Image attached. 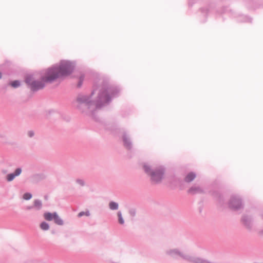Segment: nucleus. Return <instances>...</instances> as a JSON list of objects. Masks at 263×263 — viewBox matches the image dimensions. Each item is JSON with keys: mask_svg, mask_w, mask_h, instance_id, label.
<instances>
[{"mask_svg": "<svg viewBox=\"0 0 263 263\" xmlns=\"http://www.w3.org/2000/svg\"><path fill=\"white\" fill-rule=\"evenodd\" d=\"M74 65L68 61H64L61 63L59 67L49 69L43 78L42 81L44 82H51L58 78H61L70 74L73 69Z\"/></svg>", "mask_w": 263, "mask_h": 263, "instance_id": "obj_1", "label": "nucleus"}, {"mask_svg": "<svg viewBox=\"0 0 263 263\" xmlns=\"http://www.w3.org/2000/svg\"><path fill=\"white\" fill-rule=\"evenodd\" d=\"M143 169L145 173L150 176L153 183H158L162 180L164 174V168L163 166H160L153 168L149 165L145 164L143 165Z\"/></svg>", "mask_w": 263, "mask_h": 263, "instance_id": "obj_2", "label": "nucleus"}, {"mask_svg": "<svg viewBox=\"0 0 263 263\" xmlns=\"http://www.w3.org/2000/svg\"><path fill=\"white\" fill-rule=\"evenodd\" d=\"M229 207L234 210L241 209L242 206L241 199L236 195L232 196L229 203Z\"/></svg>", "mask_w": 263, "mask_h": 263, "instance_id": "obj_3", "label": "nucleus"}, {"mask_svg": "<svg viewBox=\"0 0 263 263\" xmlns=\"http://www.w3.org/2000/svg\"><path fill=\"white\" fill-rule=\"evenodd\" d=\"M26 82L31 86L33 90H36L42 88L44 86V83L42 82L32 81L31 77L26 79Z\"/></svg>", "mask_w": 263, "mask_h": 263, "instance_id": "obj_4", "label": "nucleus"}, {"mask_svg": "<svg viewBox=\"0 0 263 263\" xmlns=\"http://www.w3.org/2000/svg\"><path fill=\"white\" fill-rule=\"evenodd\" d=\"M189 193L192 194L201 193L203 192V189L200 186L194 185H193L189 190Z\"/></svg>", "mask_w": 263, "mask_h": 263, "instance_id": "obj_5", "label": "nucleus"}, {"mask_svg": "<svg viewBox=\"0 0 263 263\" xmlns=\"http://www.w3.org/2000/svg\"><path fill=\"white\" fill-rule=\"evenodd\" d=\"M242 222L248 228H251L252 226V218L248 216H244L242 218Z\"/></svg>", "mask_w": 263, "mask_h": 263, "instance_id": "obj_6", "label": "nucleus"}, {"mask_svg": "<svg viewBox=\"0 0 263 263\" xmlns=\"http://www.w3.org/2000/svg\"><path fill=\"white\" fill-rule=\"evenodd\" d=\"M22 170L21 168H17L15 170L14 174H8L7 176V179L8 181H11L15 178V177L18 176L21 173Z\"/></svg>", "mask_w": 263, "mask_h": 263, "instance_id": "obj_7", "label": "nucleus"}, {"mask_svg": "<svg viewBox=\"0 0 263 263\" xmlns=\"http://www.w3.org/2000/svg\"><path fill=\"white\" fill-rule=\"evenodd\" d=\"M196 175L195 173L190 172L188 173L184 178V181L186 182H190L192 181L196 177Z\"/></svg>", "mask_w": 263, "mask_h": 263, "instance_id": "obj_8", "label": "nucleus"}, {"mask_svg": "<svg viewBox=\"0 0 263 263\" xmlns=\"http://www.w3.org/2000/svg\"><path fill=\"white\" fill-rule=\"evenodd\" d=\"M44 218L48 220V221H51L53 220V218L54 217V213H51L49 212H47L44 213Z\"/></svg>", "mask_w": 263, "mask_h": 263, "instance_id": "obj_9", "label": "nucleus"}, {"mask_svg": "<svg viewBox=\"0 0 263 263\" xmlns=\"http://www.w3.org/2000/svg\"><path fill=\"white\" fill-rule=\"evenodd\" d=\"M53 220L54 222L58 225H62L63 224V220L59 217L57 213H54Z\"/></svg>", "mask_w": 263, "mask_h": 263, "instance_id": "obj_10", "label": "nucleus"}, {"mask_svg": "<svg viewBox=\"0 0 263 263\" xmlns=\"http://www.w3.org/2000/svg\"><path fill=\"white\" fill-rule=\"evenodd\" d=\"M109 206L111 210H117L118 208V204L115 202L111 201L109 203Z\"/></svg>", "mask_w": 263, "mask_h": 263, "instance_id": "obj_11", "label": "nucleus"}, {"mask_svg": "<svg viewBox=\"0 0 263 263\" xmlns=\"http://www.w3.org/2000/svg\"><path fill=\"white\" fill-rule=\"evenodd\" d=\"M40 228L43 230H47L49 229V226L47 223L43 222L40 224Z\"/></svg>", "mask_w": 263, "mask_h": 263, "instance_id": "obj_12", "label": "nucleus"}, {"mask_svg": "<svg viewBox=\"0 0 263 263\" xmlns=\"http://www.w3.org/2000/svg\"><path fill=\"white\" fill-rule=\"evenodd\" d=\"M118 216L119 222L120 224H123L124 223V221H123L121 213L120 212H119L118 213Z\"/></svg>", "mask_w": 263, "mask_h": 263, "instance_id": "obj_13", "label": "nucleus"}, {"mask_svg": "<svg viewBox=\"0 0 263 263\" xmlns=\"http://www.w3.org/2000/svg\"><path fill=\"white\" fill-rule=\"evenodd\" d=\"M32 197V195L31 194L27 193L24 194L23 198L25 200H29L31 199Z\"/></svg>", "mask_w": 263, "mask_h": 263, "instance_id": "obj_14", "label": "nucleus"}, {"mask_svg": "<svg viewBox=\"0 0 263 263\" xmlns=\"http://www.w3.org/2000/svg\"><path fill=\"white\" fill-rule=\"evenodd\" d=\"M89 215H90V214H89V211H87L86 212H81L79 213L78 214V216L81 217L84 215L88 216H89Z\"/></svg>", "mask_w": 263, "mask_h": 263, "instance_id": "obj_15", "label": "nucleus"}, {"mask_svg": "<svg viewBox=\"0 0 263 263\" xmlns=\"http://www.w3.org/2000/svg\"><path fill=\"white\" fill-rule=\"evenodd\" d=\"M34 204L35 207L38 209H40L41 207L42 203L40 201L35 200L34 202Z\"/></svg>", "mask_w": 263, "mask_h": 263, "instance_id": "obj_16", "label": "nucleus"}, {"mask_svg": "<svg viewBox=\"0 0 263 263\" xmlns=\"http://www.w3.org/2000/svg\"><path fill=\"white\" fill-rule=\"evenodd\" d=\"M11 85L12 87L15 88V87H18L20 85V83L18 81H13L12 82H11Z\"/></svg>", "mask_w": 263, "mask_h": 263, "instance_id": "obj_17", "label": "nucleus"}, {"mask_svg": "<svg viewBox=\"0 0 263 263\" xmlns=\"http://www.w3.org/2000/svg\"><path fill=\"white\" fill-rule=\"evenodd\" d=\"M123 141H124V145L128 148H129V146L127 144V142H126V139L125 137H124L123 138Z\"/></svg>", "mask_w": 263, "mask_h": 263, "instance_id": "obj_18", "label": "nucleus"}, {"mask_svg": "<svg viewBox=\"0 0 263 263\" xmlns=\"http://www.w3.org/2000/svg\"><path fill=\"white\" fill-rule=\"evenodd\" d=\"M28 135L30 137H32L33 135V133L31 131L28 132Z\"/></svg>", "mask_w": 263, "mask_h": 263, "instance_id": "obj_19", "label": "nucleus"}, {"mask_svg": "<svg viewBox=\"0 0 263 263\" xmlns=\"http://www.w3.org/2000/svg\"><path fill=\"white\" fill-rule=\"evenodd\" d=\"M78 182L81 184V185H83L84 184V183L82 181V180H78Z\"/></svg>", "mask_w": 263, "mask_h": 263, "instance_id": "obj_20", "label": "nucleus"}, {"mask_svg": "<svg viewBox=\"0 0 263 263\" xmlns=\"http://www.w3.org/2000/svg\"><path fill=\"white\" fill-rule=\"evenodd\" d=\"M246 21L250 22V21H251V18H247V20H246Z\"/></svg>", "mask_w": 263, "mask_h": 263, "instance_id": "obj_21", "label": "nucleus"}, {"mask_svg": "<svg viewBox=\"0 0 263 263\" xmlns=\"http://www.w3.org/2000/svg\"><path fill=\"white\" fill-rule=\"evenodd\" d=\"M83 80L82 76L80 77V81L82 82Z\"/></svg>", "mask_w": 263, "mask_h": 263, "instance_id": "obj_22", "label": "nucleus"}, {"mask_svg": "<svg viewBox=\"0 0 263 263\" xmlns=\"http://www.w3.org/2000/svg\"><path fill=\"white\" fill-rule=\"evenodd\" d=\"M1 78V73H0V78Z\"/></svg>", "mask_w": 263, "mask_h": 263, "instance_id": "obj_23", "label": "nucleus"}]
</instances>
